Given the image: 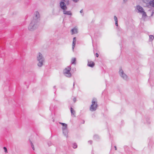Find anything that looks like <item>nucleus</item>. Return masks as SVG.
Segmentation results:
<instances>
[{
	"instance_id": "13",
	"label": "nucleus",
	"mask_w": 154,
	"mask_h": 154,
	"mask_svg": "<svg viewBox=\"0 0 154 154\" xmlns=\"http://www.w3.org/2000/svg\"><path fill=\"white\" fill-rule=\"evenodd\" d=\"M63 130V133L64 135L66 136V137H67V134H68V130L67 129V128H66L64 129H62Z\"/></svg>"
},
{
	"instance_id": "8",
	"label": "nucleus",
	"mask_w": 154,
	"mask_h": 154,
	"mask_svg": "<svg viewBox=\"0 0 154 154\" xmlns=\"http://www.w3.org/2000/svg\"><path fill=\"white\" fill-rule=\"evenodd\" d=\"M144 2L147 3H149L150 6L154 7V0L149 1V0H143Z\"/></svg>"
},
{
	"instance_id": "35",
	"label": "nucleus",
	"mask_w": 154,
	"mask_h": 154,
	"mask_svg": "<svg viewBox=\"0 0 154 154\" xmlns=\"http://www.w3.org/2000/svg\"><path fill=\"white\" fill-rule=\"evenodd\" d=\"M114 148H115V150H117V147L116 146H114Z\"/></svg>"
},
{
	"instance_id": "18",
	"label": "nucleus",
	"mask_w": 154,
	"mask_h": 154,
	"mask_svg": "<svg viewBox=\"0 0 154 154\" xmlns=\"http://www.w3.org/2000/svg\"><path fill=\"white\" fill-rule=\"evenodd\" d=\"M144 119L146 121V123L148 124H150V122L149 121V118L148 116H146L144 118Z\"/></svg>"
},
{
	"instance_id": "7",
	"label": "nucleus",
	"mask_w": 154,
	"mask_h": 154,
	"mask_svg": "<svg viewBox=\"0 0 154 154\" xmlns=\"http://www.w3.org/2000/svg\"><path fill=\"white\" fill-rule=\"evenodd\" d=\"M39 17L40 14L39 12L38 11H36L35 13V16L33 17V20H37V22L38 23Z\"/></svg>"
},
{
	"instance_id": "25",
	"label": "nucleus",
	"mask_w": 154,
	"mask_h": 154,
	"mask_svg": "<svg viewBox=\"0 0 154 154\" xmlns=\"http://www.w3.org/2000/svg\"><path fill=\"white\" fill-rule=\"evenodd\" d=\"M3 149H4L5 150V153L7 152V150L6 148V147H4V148H3Z\"/></svg>"
},
{
	"instance_id": "17",
	"label": "nucleus",
	"mask_w": 154,
	"mask_h": 154,
	"mask_svg": "<svg viewBox=\"0 0 154 154\" xmlns=\"http://www.w3.org/2000/svg\"><path fill=\"white\" fill-rule=\"evenodd\" d=\"M76 43V37H74L73 39V42L72 44V49L74 51V47H75V44Z\"/></svg>"
},
{
	"instance_id": "34",
	"label": "nucleus",
	"mask_w": 154,
	"mask_h": 154,
	"mask_svg": "<svg viewBox=\"0 0 154 154\" xmlns=\"http://www.w3.org/2000/svg\"><path fill=\"white\" fill-rule=\"evenodd\" d=\"M56 86H54V87H53V88H54V89H55V91H56Z\"/></svg>"
},
{
	"instance_id": "41",
	"label": "nucleus",
	"mask_w": 154,
	"mask_h": 154,
	"mask_svg": "<svg viewBox=\"0 0 154 154\" xmlns=\"http://www.w3.org/2000/svg\"><path fill=\"white\" fill-rule=\"evenodd\" d=\"M123 0L124 2H126L127 1V0Z\"/></svg>"
},
{
	"instance_id": "12",
	"label": "nucleus",
	"mask_w": 154,
	"mask_h": 154,
	"mask_svg": "<svg viewBox=\"0 0 154 154\" xmlns=\"http://www.w3.org/2000/svg\"><path fill=\"white\" fill-rule=\"evenodd\" d=\"M137 9L138 10V12L141 13L143 12L144 11L143 8L140 5H137Z\"/></svg>"
},
{
	"instance_id": "32",
	"label": "nucleus",
	"mask_w": 154,
	"mask_h": 154,
	"mask_svg": "<svg viewBox=\"0 0 154 154\" xmlns=\"http://www.w3.org/2000/svg\"><path fill=\"white\" fill-rule=\"evenodd\" d=\"M31 146L32 148V149H33V150H34L35 148H34V145H33Z\"/></svg>"
},
{
	"instance_id": "21",
	"label": "nucleus",
	"mask_w": 154,
	"mask_h": 154,
	"mask_svg": "<svg viewBox=\"0 0 154 154\" xmlns=\"http://www.w3.org/2000/svg\"><path fill=\"white\" fill-rule=\"evenodd\" d=\"M76 61V58H73L71 60V64H75V62Z\"/></svg>"
},
{
	"instance_id": "36",
	"label": "nucleus",
	"mask_w": 154,
	"mask_h": 154,
	"mask_svg": "<svg viewBox=\"0 0 154 154\" xmlns=\"http://www.w3.org/2000/svg\"><path fill=\"white\" fill-rule=\"evenodd\" d=\"M153 14H154V12L153 11H152V13H151V16H152L153 15Z\"/></svg>"
},
{
	"instance_id": "40",
	"label": "nucleus",
	"mask_w": 154,
	"mask_h": 154,
	"mask_svg": "<svg viewBox=\"0 0 154 154\" xmlns=\"http://www.w3.org/2000/svg\"><path fill=\"white\" fill-rule=\"evenodd\" d=\"M52 121L53 122H54V119H53V118H52Z\"/></svg>"
},
{
	"instance_id": "24",
	"label": "nucleus",
	"mask_w": 154,
	"mask_h": 154,
	"mask_svg": "<svg viewBox=\"0 0 154 154\" xmlns=\"http://www.w3.org/2000/svg\"><path fill=\"white\" fill-rule=\"evenodd\" d=\"M77 145L76 143H74L72 144V147L74 149H76L77 147Z\"/></svg>"
},
{
	"instance_id": "37",
	"label": "nucleus",
	"mask_w": 154,
	"mask_h": 154,
	"mask_svg": "<svg viewBox=\"0 0 154 154\" xmlns=\"http://www.w3.org/2000/svg\"><path fill=\"white\" fill-rule=\"evenodd\" d=\"M83 12V10H81L80 11V12L81 13H82Z\"/></svg>"
},
{
	"instance_id": "2",
	"label": "nucleus",
	"mask_w": 154,
	"mask_h": 154,
	"mask_svg": "<svg viewBox=\"0 0 154 154\" xmlns=\"http://www.w3.org/2000/svg\"><path fill=\"white\" fill-rule=\"evenodd\" d=\"M37 59L38 62L37 64L38 66L39 67L42 66L44 61V58L42 54L40 53H39L37 56Z\"/></svg>"
},
{
	"instance_id": "20",
	"label": "nucleus",
	"mask_w": 154,
	"mask_h": 154,
	"mask_svg": "<svg viewBox=\"0 0 154 154\" xmlns=\"http://www.w3.org/2000/svg\"><path fill=\"white\" fill-rule=\"evenodd\" d=\"M70 109L71 114L72 115H74L75 114V111L73 109V108H72L71 107Z\"/></svg>"
},
{
	"instance_id": "29",
	"label": "nucleus",
	"mask_w": 154,
	"mask_h": 154,
	"mask_svg": "<svg viewBox=\"0 0 154 154\" xmlns=\"http://www.w3.org/2000/svg\"><path fill=\"white\" fill-rule=\"evenodd\" d=\"M72 1L75 3H77L79 1V0H72Z\"/></svg>"
},
{
	"instance_id": "10",
	"label": "nucleus",
	"mask_w": 154,
	"mask_h": 154,
	"mask_svg": "<svg viewBox=\"0 0 154 154\" xmlns=\"http://www.w3.org/2000/svg\"><path fill=\"white\" fill-rule=\"evenodd\" d=\"M124 149L125 152L127 154H130L131 151L128 146H124Z\"/></svg>"
},
{
	"instance_id": "4",
	"label": "nucleus",
	"mask_w": 154,
	"mask_h": 154,
	"mask_svg": "<svg viewBox=\"0 0 154 154\" xmlns=\"http://www.w3.org/2000/svg\"><path fill=\"white\" fill-rule=\"evenodd\" d=\"M71 69V66H67L63 71L64 75L67 77L69 78L71 77L72 75V74L70 72Z\"/></svg>"
},
{
	"instance_id": "22",
	"label": "nucleus",
	"mask_w": 154,
	"mask_h": 154,
	"mask_svg": "<svg viewBox=\"0 0 154 154\" xmlns=\"http://www.w3.org/2000/svg\"><path fill=\"white\" fill-rule=\"evenodd\" d=\"M154 38V37L153 35H149V40L152 41Z\"/></svg>"
},
{
	"instance_id": "39",
	"label": "nucleus",
	"mask_w": 154,
	"mask_h": 154,
	"mask_svg": "<svg viewBox=\"0 0 154 154\" xmlns=\"http://www.w3.org/2000/svg\"><path fill=\"white\" fill-rule=\"evenodd\" d=\"M91 153H92V154H94V152L93 151V150H92V151Z\"/></svg>"
},
{
	"instance_id": "31",
	"label": "nucleus",
	"mask_w": 154,
	"mask_h": 154,
	"mask_svg": "<svg viewBox=\"0 0 154 154\" xmlns=\"http://www.w3.org/2000/svg\"><path fill=\"white\" fill-rule=\"evenodd\" d=\"M73 101L74 102V103H75L76 102V99L75 97L73 99Z\"/></svg>"
},
{
	"instance_id": "33",
	"label": "nucleus",
	"mask_w": 154,
	"mask_h": 154,
	"mask_svg": "<svg viewBox=\"0 0 154 154\" xmlns=\"http://www.w3.org/2000/svg\"><path fill=\"white\" fill-rule=\"evenodd\" d=\"M95 55H96V56L97 57H98V56H99V55L98 54V53H96V54H95Z\"/></svg>"
},
{
	"instance_id": "30",
	"label": "nucleus",
	"mask_w": 154,
	"mask_h": 154,
	"mask_svg": "<svg viewBox=\"0 0 154 154\" xmlns=\"http://www.w3.org/2000/svg\"><path fill=\"white\" fill-rule=\"evenodd\" d=\"M89 143H90L91 144L92 143V141L91 140H90L88 141V142Z\"/></svg>"
},
{
	"instance_id": "5",
	"label": "nucleus",
	"mask_w": 154,
	"mask_h": 154,
	"mask_svg": "<svg viewBox=\"0 0 154 154\" xmlns=\"http://www.w3.org/2000/svg\"><path fill=\"white\" fill-rule=\"evenodd\" d=\"M119 73L120 76L124 80L128 81V76L124 72L121 67L119 68Z\"/></svg>"
},
{
	"instance_id": "26",
	"label": "nucleus",
	"mask_w": 154,
	"mask_h": 154,
	"mask_svg": "<svg viewBox=\"0 0 154 154\" xmlns=\"http://www.w3.org/2000/svg\"><path fill=\"white\" fill-rule=\"evenodd\" d=\"M48 144L49 146H50L51 145V143L50 141H48Z\"/></svg>"
},
{
	"instance_id": "3",
	"label": "nucleus",
	"mask_w": 154,
	"mask_h": 154,
	"mask_svg": "<svg viewBox=\"0 0 154 154\" xmlns=\"http://www.w3.org/2000/svg\"><path fill=\"white\" fill-rule=\"evenodd\" d=\"M92 104L90 107V110L91 111H95L97 107V100L95 98H94L92 101Z\"/></svg>"
},
{
	"instance_id": "9",
	"label": "nucleus",
	"mask_w": 154,
	"mask_h": 154,
	"mask_svg": "<svg viewBox=\"0 0 154 154\" xmlns=\"http://www.w3.org/2000/svg\"><path fill=\"white\" fill-rule=\"evenodd\" d=\"M67 8V7L66 6V8L64 10H63V14L68 15H70L71 16L72 15V13L70 11H66Z\"/></svg>"
},
{
	"instance_id": "19",
	"label": "nucleus",
	"mask_w": 154,
	"mask_h": 154,
	"mask_svg": "<svg viewBox=\"0 0 154 154\" xmlns=\"http://www.w3.org/2000/svg\"><path fill=\"white\" fill-rule=\"evenodd\" d=\"M114 20L115 22V25L116 26H118V19L117 18L116 16H115L114 17Z\"/></svg>"
},
{
	"instance_id": "42",
	"label": "nucleus",
	"mask_w": 154,
	"mask_h": 154,
	"mask_svg": "<svg viewBox=\"0 0 154 154\" xmlns=\"http://www.w3.org/2000/svg\"><path fill=\"white\" fill-rule=\"evenodd\" d=\"M74 85H75V82H74L73 83V87H74Z\"/></svg>"
},
{
	"instance_id": "14",
	"label": "nucleus",
	"mask_w": 154,
	"mask_h": 154,
	"mask_svg": "<svg viewBox=\"0 0 154 154\" xmlns=\"http://www.w3.org/2000/svg\"><path fill=\"white\" fill-rule=\"evenodd\" d=\"M88 66L93 67L94 66V63L93 62L91 61V62H88Z\"/></svg>"
},
{
	"instance_id": "6",
	"label": "nucleus",
	"mask_w": 154,
	"mask_h": 154,
	"mask_svg": "<svg viewBox=\"0 0 154 154\" xmlns=\"http://www.w3.org/2000/svg\"><path fill=\"white\" fill-rule=\"evenodd\" d=\"M65 0H60L59 3V6L62 10H64L66 8V4H68L69 1H68L66 3H65Z\"/></svg>"
},
{
	"instance_id": "16",
	"label": "nucleus",
	"mask_w": 154,
	"mask_h": 154,
	"mask_svg": "<svg viewBox=\"0 0 154 154\" xmlns=\"http://www.w3.org/2000/svg\"><path fill=\"white\" fill-rule=\"evenodd\" d=\"M71 32L72 35L77 33V29L76 28H74L71 29Z\"/></svg>"
},
{
	"instance_id": "27",
	"label": "nucleus",
	"mask_w": 154,
	"mask_h": 154,
	"mask_svg": "<svg viewBox=\"0 0 154 154\" xmlns=\"http://www.w3.org/2000/svg\"><path fill=\"white\" fill-rule=\"evenodd\" d=\"M29 142H30V145H31V146H32L33 145L32 142V141L30 140V139H29Z\"/></svg>"
},
{
	"instance_id": "11",
	"label": "nucleus",
	"mask_w": 154,
	"mask_h": 154,
	"mask_svg": "<svg viewBox=\"0 0 154 154\" xmlns=\"http://www.w3.org/2000/svg\"><path fill=\"white\" fill-rule=\"evenodd\" d=\"M93 139L96 141H99L100 140V137L98 134H95L93 136Z\"/></svg>"
},
{
	"instance_id": "23",
	"label": "nucleus",
	"mask_w": 154,
	"mask_h": 154,
	"mask_svg": "<svg viewBox=\"0 0 154 154\" xmlns=\"http://www.w3.org/2000/svg\"><path fill=\"white\" fill-rule=\"evenodd\" d=\"M140 13L142 14L143 17H146V16H147L146 13L144 11V10L143 11V12H141Z\"/></svg>"
},
{
	"instance_id": "38",
	"label": "nucleus",
	"mask_w": 154,
	"mask_h": 154,
	"mask_svg": "<svg viewBox=\"0 0 154 154\" xmlns=\"http://www.w3.org/2000/svg\"><path fill=\"white\" fill-rule=\"evenodd\" d=\"M85 122V121L84 120H82V123L84 124Z\"/></svg>"
},
{
	"instance_id": "15",
	"label": "nucleus",
	"mask_w": 154,
	"mask_h": 154,
	"mask_svg": "<svg viewBox=\"0 0 154 154\" xmlns=\"http://www.w3.org/2000/svg\"><path fill=\"white\" fill-rule=\"evenodd\" d=\"M59 123L62 125L63 126L62 129H65L66 128H67V125L66 124L61 122H59Z\"/></svg>"
},
{
	"instance_id": "1",
	"label": "nucleus",
	"mask_w": 154,
	"mask_h": 154,
	"mask_svg": "<svg viewBox=\"0 0 154 154\" xmlns=\"http://www.w3.org/2000/svg\"><path fill=\"white\" fill-rule=\"evenodd\" d=\"M38 26V23L37 20H33L28 26V29L30 31H33L37 28Z\"/></svg>"
},
{
	"instance_id": "28",
	"label": "nucleus",
	"mask_w": 154,
	"mask_h": 154,
	"mask_svg": "<svg viewBox=\"0 0 154 154\" xmlns=\"http://www.w3.org/2000/svg\"><path fill=\"white\" fill-rule=\"evenodd\" d=\"M29 142H30V145H31V146H32L33 145L32 142V141L30 140V139H29Z\"/></svg>"
}]
</instances>
